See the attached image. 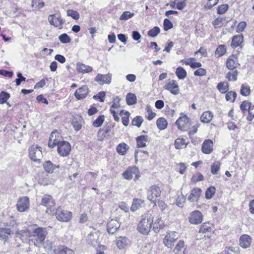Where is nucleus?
<instances>
[{
  "label": "nucleus",
  "mask_w": 254,
  "mask_h": 254,
  "mask_svg": "<svg viewBox=\"0 0 254 254\" xmlns=\"http://www.w3.org/2000/svg\"><path fill=\"white\" fill-rule=\"evenodd\" d=\"M225 20V18H223L221 17H218L212 21V25L215 28L221 27L223 25V22Z\"/></svg>",
  "instance_id": "obj_43"
},
{
  "label": "nucleus",
  "mask_w": 254,
  "mask_h": 254,
  "mask_svg": "<svg viewBox=\"0 0 254 254\" xmlns=\"http://www.w3.org/2000/svg\"><path fill=\"white\" fill-rule=\"evenodd\" d=\"M252 239L248 235H243L240 238V245L243 248L249 247L251 243Z\"/></svg>",
  "instance_id": "obj_20"
},
{
  "label": "nucleus",
  "mask_w": 254,
  "mask_h": 254,
  "mask_svg": "<svg viewBox=\"0 0 254 254\" xmlns=\"http://www.w3.org/2000/svg\"><path fill=\"white\" fill-rule=\"evenodd\" d=\"M117 246L119 249H123L128 244V240L126 237L120 236L117 240Z\"/></svg>",
  "instance_id": "obj_30"
},
{
  "label": "nucleus",
  "mask_w": 254,
  "mask_h": 254,
  "mask_svg": "<svg viewBox=\"0 0 254 254\" xmlns=\"http://www.w3.org/2000/svg\"><path fill=\"white\" fill-rule=\"evenodd\" d=\"M226 52L225 45H222L218 46L215 51V54L219 57L223 56Z\"/></svg>",
  "instance_id": "obj_48"
},
{
  "label": "nucleus",
  "mask_w": 254,
  "mask_h": 254,
  "mask_svg": "<svg viewBox=\"0 0 254 254\" xmlns=\"http://www.w3.org/2000/svg\"><path fill=\"white\" fill-rule=\"evenodd\" d=\"M41 204L47 207V209H49L55 205L56 202L51 195L46 194L42 199Z\"/></svg>",
  "instance_id": "obj_14"
},
{
  "label": "nucleus",
  "mask_w": 254,
  "mask_h": 254,
  "mask_svg": "<svg viewBox=\"0 0 254 254\" xmlns=\"http://www.w3.org/2000/svg\"><path fill=\"white\" fill-rule=\"evenodd\" d=\"M145 203L144 200L134 198L133 200L132 204L131 207V211H135L141 207L144 206Z\"/></svg>",
  "instance_id": "obj_21"
},
{
  "label": "nucleus",
  "mask_w": 254,
  "mask_h": 254,
  "mask_svg": "<svg viewBox=\"0 0 254 254\" xmlns=\"http://www.w3.org/2000/svg\"><path fill=\"white\" fill-rule=\"evenodd\" d=\"M206 73V70L202 68H199L194 72V75L195 76H203Z\"/></svg>",
  "instance_id": "obj_64"
},
{
  "label": "nucleus",
  "mask_w": 254,
  "mask_h": 254,
  "mask_svg": "<svg viewBox=\"0 0 254 254\" xmlns=\"http://www.w3.org/2000/svg\"><path fill=\"white\" fill-rule=\"evenodd\" d=\"M163 25L164 30L166 31L171 29L173 26V23L167 18L164 19Z\"/></svg>",
  "instance_id": "obj_57"
},
{
  "label": "nucleus",
  "mask_w": 254,
  "mask_h": 254,
  "mask_svg": "<svg viewBox=\"0 0 254 254\" xmlns=\"http://www.w3.org/2000/svg\"><path fill=\"white\" fill-rule=\"evenodd\" d=\"M158 128L160 130L165 129L168 125L167 120L164 118H160L156 121Z\"/></svg>",
  "instance_id": "obj_31"
},
{
  "label": "nucleus",
  "mask_w": 254,
  "mask_h": 254,
  "mask_svg": "<svg viewBox=\"0 0 254 254\" xmlns=\"http://www.w3.org/2000/svg\"><path fill=\"white\" fill-rule=\"evenodd\" d=\"M146 109L148 112L147 119L150 121L155 117L156 114L152 111L151 107L149 106H147Z\"/></svg>",
  "instance_id": "obj_61"
},
{
  "label": "nucleus",
  "mask_w": 254,
  "mask_h": 254,
  "mask_svg": "<svg viewBox=\"0 0 254 254\" xmlns=\"http://www.w3.org/2000/svg\"><path fill=\"white\" fill-rule=\"evenodd\" d=\"M178 128L183 131L187 130L190 127V119L187 115L180 117L176 122Z\"/></svg>",
  "instance_id": "obj_6"
},
{
  "label": "nucleus",
  "mask_w": 254,
  "mask_h": 254,
  "mask_svg": "<svg viewBox=\"0 0 254 254\" xmlns=\"http://www.w3.org/2000/svg\"><path fill=\"white\" fill-rule=\"evenodd\" d=\"M56 14H51L48 16V20L51 25L61 29L63 28V25L64 20L60 15L56 16Z\"/></svg>",
  "instance_id": "obj_10"
},
{
  "label": "nucleus",
  "mask_w": 254,
  "mask_h": 254,
  "mask_svg": "<svg viewBox=\"0 0 254 254\" xmlns=\"http://www.w3.org/2000/svg\"><path fill=\"white\" fill-rule=\"evenodd\" d=\"M229 8L228 4H223L219 6L217 8V13L219 14H222L225 13Z\"/></svg>",
  "instance_id": "obj_55"
},
{
  "label": "nucleus",
  "mask_w": 254,
  "mask_h": 254,
  "mask_svg": "<svg viewBox=\"0 0 254 254\" xmlns=\"http://www.w3.org/2000/svg\"><path fill=\"white\" fill-rule=\"evenodd\" d=\"M48 232L47 229L44 227H38L33 232V239L36 241L35 245L41 244L45 239Z\"/></svg>",
  "instance_id": "obj_3"
},
{
  "label": "nucleus",
  "mask_w": 254,
  "mask_h": 254,
  "mask_svg": "<svg viewBox=\"0 0 254 254\" xmlns=\"http://www.w3.org/2000/svg\"><path fill=\"white\" fill-rule=\"evenodd\" d=\"M186 247L185 243L182 240H180L174 249L173 252L175 254H184Z\"/></svg>",
  "instance_id": "obj_23"
},
{
  "label": "nucleus",
  "mask_w": 254,
  "mask_h": 254,
  "mask_svg": "<svg viewBox=\"0 0 254 254\" xmlns=\"http://www.w3.org/2000/svg\"><path fill=\"white\" fill-rule=\"evenodd\" d=\"M30 158L34 162L40 163L43 157L41 147L40 146H32L29 148Z\"/></svg>",
  "instance_id": "obj_4"
},
{
  "label": "nucleus",
  "mask_w": 254,
  "mask_h": 254,
  "mask_svg": "<svg viewBox=\"0 0 254 254\" xmlns=\"http://www.w3.org/2000/svg\"><path fill=\"white\" fill-rule=\"evenodd\" d=\"M55 254H74V252L64 246H58V248L54 250Z\"/></svg>",
  "instance_id": "obj_22"
},
{
  "label": "nucleus",
  "mask_w": 254,
  "mask_h": 254,
  "mask_svg": "<svg viewBox=\"0 0 254 254\" xmlns=\"http://www.w3.org/2000/svg\"><path fill=\"white\" fill-rule=\"evenodd\" d=\"M244 40L243 35H238L234 36L232 40L231 45L234 48H236L241 45Z\"/></svg>",
  "instance_id": "obj_26"
},
{
  "label": "nucleus",
  "mask_w": 254,
  "mask_h": 254,
  "mask_svg": "<svg viewBox=\"0 0 254 254\" xmlns=\"http://www.w3.org/2000/svg\"><path fill=\"white\" fill-rule=\"evenodd\" d=\"M10 96L9 93L4 91H1L0 93V104H3L6 103Z\"/></svg>",
  "instance_id": "obj_40"
},
{
  "label": "nucleus",
  "mask_w": 254,
  "mask_h": 254,
  "mask_svg": "<svg viewBox=\"0 0 254 254\" xmlns=\"http://www.w3.org/2000/svg\"><path fill=\"white\" fill-rule=\"evenodd\" d=\"M249 116L247 117V119L249 121H251L254 118V105H252L251 107L248 110Z\"/></svg>",
  "instance_id": "obj_60"
},
{
  "label": "nucleus",
  "mask_w": 254,
  "mask_h": 254,
  "mask_svg": "<svg viewBox=\"0 0 254 254\" xmlns=\"http://www.w3.org/2000/svg\"><path fill=\"white\" fill-rule=\"evenodd\" d=\"M59 39L61 43L66 44L70 42L71 38L66 33H63L59 37Z\"/></svg>",
  "instance_id": "obj_49"
},
{
  "label": "nucleus",
  "mask_w": 254,
  "mask_h": 254,
  "mask_svg": "<svg viewBox=\"0 0 254 254\" xmlns=\"http://www.w3.org/2000/svg\"><path fill=\"white\" fill-rule=\"evenodd\" d=\"M251 93L250 87L246 84H243L240 89V94L244 96H249Z\"/></svg>",
  "instance_id": "obj_39"
},
{
  "label": "nucleus",
  "mask_w": 254,
  "mask_h": 254,
  "mask_svg": "<svg viewBox=\"0 0 254 254\" xmlns=\"http://www.w3.org/2000/svg\"><path fill=\"white\" fill-rule=\"evenodd\" d=\"M217 88L220 93H225L229 90V85L227 82H220L217 84Z\"/></svg>",
  "instance_id": "obj_35"
},
{
  "label": "nucleus",
  "mask_w": 254,
  "mask_h": 254,
  "mask_svg": "<svg viewBox=\"0 0 254 254\" xmlns=\"http://www.w3.org/2000/svg\"><path fill=\"white\" fill-rule=\"evenodd\" d=\"M120 116H124L122 118V123L125 126L127 127L129 123V117L130 114L128 111H126L125 110H122L120 113Z\"/></svg>",
  "instance_id": "obj_34"
},
{
  "label": "nucleus",
  "mask_w": 254,
  "mask_h": 254,
  "mask_svg": "<svg viewBox=\"0 0 254 254\" xmlns=\"http://www.w3.org/2000/svg\"><path fill=\"white\" fill-rule=\"evenodd\" d=\"M161 190L160 188L157 186H152L148 194V199L155 205H156L157 198L160 196Z\"/></svg>",
  "instance_id": "obj_7"
},
{
  "label": "nucleus",
  "mask_w": 254,
  "mask_h": 254,
  "mask_svg": "<svg viewBox=\"0 0 254 254\" xmlns=\"http://www.w3.org/2000/svg\"><path fill=\"white\" fill-rule=\"evenodd\" d=\"M238 74V72L237 70H235L233 73H231L229 72L226 75V78L229 81H236L237 79V75Z\"/></svg>",
  "instance_id": "obj_54"
},
{
  "label": "nucleus",
  "mask_w": 254,
  "mask_h": 254,
  "mask_svg": "<svg viewBox=\"0 0 254 254\" xmlns=\"http://www.w3.org/2000/svg\"><path fill=\"white\" fill-rule=\"evenodd\" d=\"M213 143L211 139H206L202 144L201 150L206 154H210L213 151Z\"/></svg>",
  "instance_id": "obj_16"
},
{
  "label": "nucleus",
  "mask_w": 254,
  "mask_h": 254,
  "mask_svg": "<svg viewBox=\"0 0 254 254\" xmlns=\"http://www.w3.org/2000/svg\"><path fill=\"white\" fill-rule=\"evenodd\" d=\"M17 208L20 212H24L29 208V199L28 197H23L18 200L16 204Z\"/></svg>",
  "instance_id": "obj_12"
},
{
  "label": "nucleus",
  "mask_w": 254,
  "mask_h": 254,
  "mask_svg": "<svg viewBox=\"0 0 254 254\" xmlns=\"http://www.w3.org/2000/svg\"><path fill=\"white\" fill-rule=\"evenodd\" d=\"M220 163L217 162L216 163H213L211 166V172L212 174L215 175L218 173L220 169Z\"/></svg>",
  "instance_id": "obj_53"
},
{
  "label": "nucleus",
  "mask_w": 254,
  "mask_h": 254,
  "mask_svg": "<svg viewBox=\"0 0 254 254\" xmlns=\"http://www.w3.org/2000/svg\"><path fill=\"white\" fill-rule=\"evenodd\" d=\"M137 147L138 148L143 147L146 146V142L149 141V137L147 135H142L136 138Z\"/></svg>",
  "instance_id": "obj_24"
},
{
  "label": "nucleus",
  "mask_w": 254,
  "mask_h": 254,
  "mask_svg": "<svg viewBox=\"0 0 254 254\" xmlns=\"http://www.w3.org/2000/svg\"><path fill=\"white\" fill-rule=\"evenodd\" d=\"M56 216L57 219L61 222H68L72 217V213L68 210L58 207L56 209Z\"/></svg>",
  "instance_id": "obj_5"
},
{
  "label": "nucleus",
  "mask_w": 254,
  "mask_h": 254,
  "mask_svg": "<svg viewBox=\"0 0 254 254\" xmlns=\"http://www.w3.org/2000/svg\"><path fill=\"white\" fill-rule=\"evenodd\" d=\"M187 0H177V8L178 10H182L184 7L186 6Z\"/></svg>",
  "instance_id": "obj_59"
},
{
  "label": "nucleus",
  "mask_w": 254,
  "mask_h": 254,
  "mask_svg": "<svg viewBox=\"0 0 254 254\" xmlns=\"http://www.w3.org/2000/svg\"><path fill=\"white\" fill-rule=\"evenodd\" d=\"M175 72L177 76L180 79H185L187 75V73L185 69L181 66L177 67Z\"/></svg>",
  "instance_id": "obj_32"
},
{
  "label": "nucleus",
  "mask_w": 254,
  "mask_h": 254,
  "mask_svg": "<svg viewBox=\"0 0 254 254\" xmlns=\"http://www.w3.org/2000/svg\"><path fill=\"white\" fill-rule=\"evenodd\" d=\"M104 121V116H99L93 122V126L95 127H100Z\"/></svg>",
  "instance_id": "obj_50"
},
{
  "label": "nucleus",
  "mask_w": 254,
  "mask_h": 254,
  "mask_svg": "<svg viewBox=\"0 0 254 254\" xmlns=\"http://www.w3.org/2000/svg\"><path fill=\"white\" fill-rule=\"evenodd\" d=\"M216 189L214 187L211 186L207 189L205 191V197L206 199H210L215 193Z\"/></svg>",
  "instance_id": "obj_42"
},
{
  "label": "nucleus",
  "mask_w": 254,
  "mask_h": 254,
  "mask_svg": "<svg viewBox=\"0 0 254 254\" xmlns=\"http://www.w3.org/2000/svg\"><path fill=\"white\" fill-rule=\"evenodd\" d=\"M153 223V216L151 214L147 213L142 218L137 225V231L143 234L147 235L150 232Z\"/></svg>",
  "instance_id": "obj_2"
},
{
  "label": "nucleus",
  "mask_w": 254,
  "mask_h": 254,
  "mask_svg": "<svg viewBox=\"0 0 254 254\" xmlns=\"http://www.w3.org/2000/svg\"><path fill=\"white\" fill-rule=\"evenodd\" d=\"M127 171H129V172L132 175V176L133 177V175H135V179H138L139 178V171L137 167L136 166H133L132 167H129L127 169Z\"/></svg>",
  "instance_id": "obj_51"
},
{
  "label": "nucleus",
  "mask_w": 254,
  "mask_h": 254,
  "mask_svg": "<svg viewBox=\"0 0 254 254\" xmlns=\"http://www.w3.org/2000/svg\"><path fill=\"white\" fill-rule=\"evenodd\" d=\"M136 96L132 93H128L126 96L127 103L128 105H134L136 103Z\"/></svg>",
  "instance_id": "obj_33"
},
{
  "label": "nucleus",
  "mask_w": 254,
  "mask_h": 254,
  "mask_svg": "<svg viewBox=\"0 0 254 254\" xmlns=\"http://www.w3.org/2000/svg\"><path fill=\"white\" fill-rule=\"evenodd\" d=\"M112 74L111 73H108L106 74H102L98 73L95 77V80L100 85H103L104 84H109L111 82Z\"/></svg>",
  "instance_id": "obj_13"
},
{
  "label": "nucleus",
  "mask_w": 254,
  "mask_h": 254,
  "mask_svg": "<svg viewBox=\"0 0 254 254\" xmlns=\"http://www.w3.org/2000/svg\"><path fill=\"white\" fill-rule=\"evenodd\" d=\"M45 171L48 173H52L56 168H59V165L53 164L51 161H46L43 164Z\"/></svg>",
  "instance_id": "obj_19"
},
{
  "label": "nucleus",
  "mask_w": 254,
  "mask_h": 254,
  "mask_svg": "<svg viewBox=\"0 0 254 254\" xmlns=\"http://www.w3.org/2000/svg\"><path fill=\"white\" fill-rule=\"evenodd\" d=\"M178 239V234L176 232H170L168 233L165 237L163 240V243L168 248H172L174 245V243Z\"/></svg>",
  "instance_id": "obj_9"
},
{
  "label": "nucleus",
  "mask_w": 254,
  "mask_h": 254,
  "mask_svg": "<svg viewBox=\"0 0 254 254\" xmlns=\"http://www.w3.org/2000/svg\"><path fill=\"white\" fill-rule=\"evenodd\" d=\"M213 118V114L210 111L204 112L200 117L201 121L203 123H209Z\"/></svg>",
  "instance_id": "obj_29"
},
{
  "label": "nucleus",
  "mask_w": 254,
  "mask_h": 254,
  "mask_svg": "<svg viewBox=\"0 0 254 254\" xmlns=\"http://www.w3.org/2000/svg\"><path fill=\"white\" fill-rule=\"evenodd\" d=\"M219 1V0H213L210 2H208L205 5V8L207 9H210L213 7L214 5H216Z\"/></svg>",
  "instance_id": "obj_63"
},
{
  "label": "nucleus",
  "mask_w": 254,
  "mask_h": 254,
  "mask_svg": "<svg viewBox=\"0 0 254 254\" xmlns=\"http://www.w3.org/2000/svg\"><path fill=\"white\" fill-rule=\"evenodd\" d=\"M187 143L186 142V140L184 138H178L175 141V146L177 149H181L183 147H186Z\"/></svg>",
  "instance_id": "obj_37"
},
{
  "label": "nucleus",
  "mask_w": 254,
  "mask_h": 254,
  "mask_svg": "<svg viewBox=\"0 0 254 254\" xmlns=\"http://www.w3.org/2000/svg\"><path fill=\"white\" fill-rule=\"evenodd\" d=\"M88 92V88L86 85H83L78 88L74 93L77 100H81L85 98Z\"/></svg>",
  "instance_id": "obj_18"
},
{
  "label": "nucleus",
  "mask_w": 254,
  "mask_h": 254,
  "mask_svg": "<svg viewBox=\"0 0 254 254\" xmlns=\"http://www.w3.org/2000/svg\"><path fill=\"white\" fill-rule=\"evenodd\" d=\"M246 26H247V24H246V22H245V21L240 22L238 24V25L237 27V29H236L237 32H242L245 29V28L246 27Z\"/></svg>",
  "instance_id": "obj_62"
},
{
  "label": "nucleus",
  "mask_w": 254,
  "mask_h": 254,
  "mask_svg": "<svg viewBox=\"0 0 254 254\" xmlns=\"http://www.w3.org/2000/svg\"><path fill=\"white\" fill-rule=\"evenodd\" d=\"M211 231V224L209 222H205L200 226L199 232L207 233Z\"/></svg>",
  "instance_id": "obj_38"
},
{
  "label": "nucleus",
  "mask_w": 254,
  "mask_h": 254,
  "mask_svg": "<svg viewBox=\"0 0 254 254\" xmlns=\"http://www.w3.org/2000/svg\"><path fill=\"white\" fill-rule=\"evenodd\" d=\"M41 0H32L31 6L33 7L35 5L36 7L38 9H40L44 6V2L40 1Z\"/></svg>",
  "instance_id": "obj_58"
},
{
  "label": "nucleus",
  "mask_w": 254,
  "mask_h": 254,
  "mask_svg": "<svg viewBox=\"0 0 254 254\" xmlns=\"http://www.w3.org/2000/svg\"><path fill=\"white\" fill-rule=\"evenodd\" d=\"M77 68L78 71L81 73H88L93 70L91 66L86 65L81 63L77 64Z\"/></svg>",
  "instance_id": "obj_28"
},
{
  "label": "nucleus",
  "mask_w": 254,
  "mask_h": 254,
  "mask_svg": "<svg viewBox=\"0 0 254 254\" xmlns=\"http://www.w3.org/2000/svg\"><path fill=\"white\" fill-rule=\"evenodd\" d=\"M134 15V13H131L129 11H125L120 17L121 20H126L131 18Z\"/></svg>",
  "instance_id": "obj_56"
},
{
  "label": "nucleus",
  "mask_w": 254,
  "mask_h": 254,
  "mask_svg": "<svg viewBox=\"0 0 254 254\" xmlns=\"http://www.w3.org/2000/svg\"><path fill=\"white\" fill-rule=\"evenodd\" d=\"M143 121V118L141 116H136L132 120L131 124L133 126L140 127Z\"/></svg>",
  "instance_id": "obj_47"
},
{
  "label": "nucleus",
  "mask_w": 254,
  "mask_h": 254,
  "mask_svg": "<svg viewBox=\"0 0 254 254\" xmlns=\"http://www.w3.org/2000/svg\"><path fill=\"white\" fill-rule=\"evenodd\" d=\"M128 149L129 146L125 143L122 142L117 145L116 150L120 155H124Z\"/></svg>",
  "instance_id": "obj_27"
},
{
  "label": "nucleus",
  "mask_w": 254,
  "mask_h": 254,
  "mask_svg": "<svg viewBox=\"0 0 254 254\" xmlns=\"http://www.w3.org/2000/svg\"><path fill=\"white\" fill-rule=\"evenodd\" d=\"M225 98L226 101H231V102L233 103L237 96V94L236 92L231 91L228 92H226Z\"/></svg>",
  "instance_id": "obj_41"
},
{
  "label": "nucleus",
  "mask_w": 254,
  "mask_h": 254,
  "mask_svg": "<svg viewBox=\"0 0 254 254\" xmlns=\"http://www.w3.org/2000/svg\"><path fill=\"white\" fill-rule=\"evenodd\" d=\"M160 32V28L157 26H155L148 31L147 34L149 37H155L157 36Z\"/></svg>",
  "instance_id": "obj_44"
},
{
  "label": "nucleus",
  "mask_w": 254,
  "mask_h": 254,
  "mask_svg": "<svg viewBox=\"0 0 254 254\" xmlns=\"http://www.w3.org/2000/svg\"><path fill=\"white\" fill-rule=\"evenodd\" d=\"M66 13L67 16H71L72 18H73L75 20H77L79 18V14L76 11L69 9L67 10Z\"/></svg>",
  "instance_id": "obj_52"
},
{
  "label": "nucleus",
  "mask_w": 254,
  "mask_h": 254,
  "mask_svg": "<svg viewBox=\"0 0 254 254\" xmlns=\"http://www.w3.org/2000/svg\"><path fill=\"white\" fill-rule=\"evenodd\" d=\"M11 231L8 228H0V240L5 242L8 238V236L11 234Z\"/></svg>",
  "instance_id": "obj_25"
},
{
  "label": "nucleus",
  "mask_w": 254,
  "mask_h": 254,
  "mask_svg": "<svg viewBox=\"0 0 254 254\" xmlns=\"http://www.w3.org/2000/svg\"><path fill=\"white\" fill-rule=\"evenodd\" d=\"M59 135V132L57 131H53L50 136L48 146L50 148H53L57 146V151L61 156H67L71 150V146L69 143L66 141L60 140L57 138V135Z\"/></svg>",
  "instance_id": "obj_1"
},
{
  "label": "nucleus",
  "mask_w": 254,
  "mask_h": 254,
  "mask_svg": "<svg viewBox=\"0 0 254 254\" xmlns=\"http://www.w3.org/2000/svg\"><path fill=\"white\" fill-rule=\"evenodd\" d=\"M237 63L232 59L228 58L226 62V66L230 70L234 69L237 66Z\"/></svg>",
  "instance_id": "obj_46"
},
{
  "label": "nucleus",
  "mask_w": 254,
  "mask_h": 254,
  "mask_svg": "<svg viewBox=\"0 0 254 254\" xmlns=\"http://www.w3.org/2000/svg\"><path fill=\"white\" fill-rule=\"evenodd\" d=\"M189 222L194 225H197L201 223L203 220V215L198 210H194L191 212L188 217Z\"/></svg>",
  "instance_id": "obj_8"
},
{
  "label": "nucleus",
  "mask_w": 254,
  "mask_h": 254,
  "mask_svg": "<svg viewBox=\"0 0 254 254\" xmlns=\"http://www.w3.org/2000/svg\"><path fill=\"white\" fill-rule=\"evenodd\" d=\"M252 104L247 101H243L240 106V109L244 113H246L251 107Z\"/></svg>",
  "instance_id": "obj_45"
},
{
  "label": "nucleus",
  "mask_w": 254,
  "mask_h": 254,
  "mask_svg": "<svg viewBox=\"0 0 254 254\" xmlns=\"http://www.w3.org/2000/svg\"><path fill=\"white\" fill-rule=\"evenodd\" d=\"M120 226V224L117 220H111L107 225L108 232L114 234L119 229Z\"/></svg>",
  "instance_id": "obj_15"
},
{
  "label": "nucleus",
  "mask_w": 254,
  "mask_h": 254,
  "mask_svg": "<svg viewBox=\"0 0 254 254\" xmlns=\"http://www.w3.org/2000/svg\"><path fill=\"white\" fill-rule=\"evenodd\" d=\"M163 223L161 218H158L153 225V230L155 233H158L161 229L163 228Z\"/></svg>",
  "instance_id": "obj_36"
},
{
  "label": "nucleus",
  "mask_w": 254,
  "mask_h": 254,
  "mask_svg": "<svg viewBox=\"0 0 254 254\" xmlns=\"http://www.w3.org/2000/svg\"><path fill=\"white\" fill-rule=\"evenodd\" d=\"M202 190L200 189L195 188L191 190L188 199L190 202H197L200 196Z\"/></svg>",
  "instance_id": "obj_17"
},
{
  "label": "nucleus",
  "mask_w": 254,
  "mask_h": 254,
  "mask_svg": "<svg viewBox=\"0 0 254 254\" xmlns=\"http://www.w3.org/2000/svg\"><path fill=\"white\" fill-rule=\"evenodd\" d=\"M164 88L175 95L180 93L178 84L177 81L173 79H169L168 83L165 85Z\"/></svg>",
  "instance_id": "obj_11"
}]
</instances>
